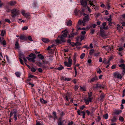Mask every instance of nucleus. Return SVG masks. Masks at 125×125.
I'll return each instance as SVG.
<instances>
[{
	"label": "nucleus",
	"instance_id": "f257e3e1",
	"mask_svg": "<svg viewBox=\"0 0 125 125\" xmlns=\"http://www.w3.org/2000/svg\"><path fill=\"white\" fill-rule=\"evenodd\" d=\"M17 110L16 109H14L12 110V111H11L10 115V118L13 115V118L14 119L15 121L17 120Z\"/></svg>",
	"mask_w": 125,
	"mask_h": 125
},
{
	"label": "nucleus",
	"instance_id": "f03ea898",
	"mask_svg": "<svg viewBox=\"0 0 125 125\" xmlns=\"http://www.w3.org/2000/svg\"><path fill=\"white\" fill-rule=\"evenodd\" d=\"M11 13L12 14L11 15L12 17L14 18L17 15H19L20 11L17 10L16 9L14 8L11 11Z\"/></svg>",
	"mask_w": 125,
	"mask_h": 125
},
{
	"label": "nucleus",
	"instance_id": "7ed1b4c3",
	"mask_svg": "<svg viewBox=\"0 0 125 125\" xmlns=\"http://www.w3.org/2000/svg\"><path fill=\"white\" fill-rule=\"evenodd\" d=\"M29 57H27L26 58L30 61H31L33 62H35V59L36 58V55L32 53H31L29 55Z\"/></svg>",
	"mask_w": 125,
	"mask_h": 125
},
{
	"label": "nucleus",
	"instance_id": "20e7f679",
	"mask_svg": "<svg viewBox=\"0 0 125 125\" xmlns=\"http://www.w3.org/2000/svg\"><path fill=\"white\" fill-rule=\"evenodd\" d=\"M65 37H64L62 35L58 36V39L56 40L55 41L57 43H61L62 42H65L66 40L65 39Z\"/></svg>",
	"mask_w": 125,
	"mask_h": 125
},
{
	"label": "nucleus",
	"instance_id": "39448f33",
	"mask_svg": "<svg viewBox=\"0 0 125 125\" xmlns=\"http://www.w3.org/2000/svg\"><path fill=\"white\" fill-rule=\"evenodd\" d=\"M83 15L85 16V17L83 19L82 23L83 25L84 26L85 25L86 22L89 20V19L88 18V15H87L85 13H83Z\"/></svg>",
	"mask_w": 125,
	"mask_h": 125
},
{
	"label": "nucleus",
	"instance_id": "423d86ee",
	"mask_svg": "<svg viewBox=\"0 0 125 125\" xmlns=\"http://www.w3.org/2000/svg\"><path fill=\"white\" fill-rule=\"evenodd\" d=\"M66 123V121L61 117H59L57 122L58 125H64Z\"/></svg>",
	"mask_w": 125,
	"mask_h": 125
},
{
	"label": "nucleus",
	"instance_id": "0eeeda50",
	"mask_svg": "<svg viewBox=\"0 0 125 125\" xmlns=\"http://www.w3.org/2000/svg\"><path fill=\"white\" fill-rule=\"evenodd\" d=\"M102 48L106 50L108 52H109L110 51H113V47L109 45L104 46L102 47Z\"/></svg>",
	"mask_w": 125,
	"mask_h": 125
},
{
	"label": "nucleus",
	"instance_id": "6e6552de",
	"mask_svg": "<svg viewBox=\"0 0 125 125\" xmlns=\"http://www.w3.org/2000/svg\"><path fill=\"white\" fill-rule=\"evenodd\" d=\"M113 76L115 78L121 79L122 78L121 75L118 72L114 73L113 74Z\"/></svg>",
	"mask_w": 125,
	"mask_h": 125
},
{
	"label": "nucleus",
	"instance_id": "1a4fd4ad",
	"mask_svg": "<svg viewBox=\"0 0 125 125\" xmlns=\"http://www.w3.org/2000/svg\"><path fill=\"white\" fill-rule=\"evenodd\" d=\"M119 66L122 68L123 69L122 74H124L125 73V64H119Z\"/></svg>",
	"mask_w": 125,
	"mask_h": 125
},
{
	"label": "nucleus",
	"instance_id": "9d476101",
	"mask_svg": "<svg viewBox=\"0 0 125 125\" xmlns=\"http://www.w3.org/2000/svg\"><path fill=\"white\" fill-rule=\"evenodd\" d=\"M119 66L122 68L123 69L122 74H124L125 73V64H119Z\"/></svg>",
	"mask_w": 125,
	"mask_h": 125
},
{
	"label": "nucleus",
	"instance_id": "9b49d317",
	"mask_svg": "<svg viewBox=\"0 0 125 125\" xmlns=\"http://www.w3.org/2000/svg\"><path fill=\"white\" fill-rule=\"evenodd\" d=\"M82 0L80 1V2L82 5L83 7H86L87 5V2L88 0Z\"/></svg>",
	"mask_w": 125,
	"mask_h": 125
},
{
	"label": "nucleus",
	"instance_id": "f8f14e48",
	"mask_svg": "<svg viewBox=\"0 0 125 125\" xmlns=\"http://www.w3.org/2000/svg\"><path fill=\"white\" fill-rule=\"evenodd\" d=\"M77 112L78 114L79 115H81V113L83 114V119L85 118V113L84 111H82L80 112V111L79 110H78L77 111Z\"/></svg>",
	"mask_w": 125,
	"mask_h": 125
},
{
	"label": "nucleus",
	"instance_id": "ddd939ff",
	"mask_svg": "<svg viewBox=\"0 0 125 125\" xmlns=\"http://www.w3.org/2000/svg\"><path fill=\"white\" fill-rule=\"evenodd\" d=\"M72 63V62L69 61H68V62L65 61L64 62V65L68 67H70L71 66Z\"/></svg>",
	"mask_w": 125,
	"mask_h": 125
},
{
	"label": "nucleus",
	"instance_id": "4468645a",
	"mask_svg": "<svg viewBox=\"0 0 125 125\" xmlns=\"http://www.w3.org/2000/svg\"><path fill=\"white\" fill-rule=\"evenodd\" d=\"M92 100V99L88 98L87 99H85L84 100L85 104L87 105L88 104L89 102H91Z\"/></svg>",
	"mask_w": 125,
	"mask_h": 125
},
{
	"label": "nucleus",
	"instance_id": "2eb2a0df",
	"mask_svg": "<svg viewBox=\"0 0 125 125\" xmlns=\"http://www.w3.org/2000/svg\"><path fill=\"white\" fill-rule=\"evenodd\" d=\"M62 32L63 33L62 35L64 37L66 38L67 36L68 31H66V30H65L62 31Z\"/></svg>",
	"mask_w": 125,
	"mask_h": 125
},
{
	"label": "nucleus",
	"instance_id": "dca6fc26",
	"mask_svg": "<svg viewBox=\"0 0 125 125\" xmlns=\"http://www.w3.org/2000/svg\"><path fill=\"white\" fill-rule=\"evenodd\" d=\"M17 2L15 1H10L9 3V4L10 6H13L16 4Z\"/></svg>",
	"mask_w": 125,
	"mask_h": 125
},
{
	"label": "nucleus",
	"instance_id": "f3484780",
	"mask_svg": "<svg viewBox=\"0 0 125 125\" xmlns=\"http://www.w3.org/2000/svg\"><path fill=\"white\" fill-rule=\"evenodd\" d=\"M77 56V54L76 53H75L73 56V64L75 65L76 62V58Z\"/></svg>",
	"mask_w": 125,
	"mask_h": 125
},
{
	"label": "nucleus",
	"instance_id": "a211bd4d",
	"mask_svg": "<svg viewBox=\"0 0 125 125\" xmlns=\"http://www.w3.org/2000/svg\"><path fill=\"white\" fill-rule=\"evenodd\" d=\"M106 22H104L102 24V28L104 30H107L108 28V27L107 26L105 27L106 25Z\"/></svg>",
	"mask_w": 125,
	"mask_h": 125
},
{
	"label": "nucleus",
	"instance_id": "6ab92c4d",
	"mask_svg": "<svg viewBox=\"0 0 125 125\" xmlns=\"http://www.w3.org/2000/svg\"><path fill=\"white\" fill-rule=\"evenodd\" d=\"M98 80V79L97 77L96 76H95L91 79L90 82H93L95 81H97Z\"/></svg>",
	"mask_w": 125,
	"mask_h": 125
},
{
	"label": "nucleus",
	"instance_id": "aec40b11",
	"mask_svg": "<svg viewBox=\"0 0 125 125\" xmlns=\"http://www.w3.org/2000/svg\"><path fill=\"white\" fill-rule=\"evenodd\" d=\"M69 97V95L66 94H65L63 96L64 98L66 101H69L68 97Z\"/></svg>",
	"mask_w": 125,
	"mask_h": 125
},
{
	"label": "nucleus",
	"instance_id": "412c9836",
	"mask_svg": "<svg viewBox=\"0 0 125 125\" xmlns=\"http://www.w3.org/2000/svg\"><path fill=\"white\" fill-rule=\"evenodd\" d=\"M42 40L45 43H47L50 42V40L46 38H42Z\"/></svg>",
	"mask_w": 125,
	"mask_h": 125
},
{
	"label": "nucleus",
	"instance_id": "4be33fe9",
	"mask_svg": "<svg viewBox=\"0 0 125 125\" xmlns=\"http://www.w3.org/2000/svg\"><path fill=\"white\" fill-rule=\"evenodd\" d=\"M117 120V119L116 117L115 116H114L111 120V123H113L116 122Z\"/></svg>",
	"mask_w": 125,
	"mask_h": 125
},
{
	"label": "nucleus",
	"instance_id": "5701e85b",
	"mask_svg": "<svg viewBox=\"0 0 125 125\" xmlns=\"http://www.w3.org/2000/svg\"><path fill=\"white\" fill-rule=\"evenodd\" d=\"M40 100L42 104H45L47 103V101L44 100L42 98H40Z\"/></svg>",
	"mask_w": 125,
	"mask_h": 125
},
{
	"label": "nucleus",
	"instance_id": "b1692460",
	"mask_svg": "<svg viewBox=\"0 0 125 125\" xmlns=\"http://www.w3.org/2000/svg\"><path fill=\"white\" fill-rule=\"evenodd\" d=\"M52 114L53 116V119L54 120L57 119V117L56 115V112L55 111L53 112Z\"/></svg>",
	"mask_w": 125,
	"mask_h": 125
},
{
	"label": "nucleus",
	"instance_id": "393cba45",
	"mask_svg": "<svg viewBox=\"0 0 125 125\" xmlns=\"http://www.w3.org/2000/svg\"><path fill=\"white\" fill-rule=\"evenodd\" d=\"M88 98L92 99H93V98L92 97V92H90L89 93H88Z\"/></svg>",
	"mask_w": 125,
	"mask_h": 125
},
{
	"label": "nucleus",
	"instance_id": "a878e982",
	"mask_svg": "<svg viewBox=\"0 0 125 125\" xmlns=\"http://www.w3.org/2000/svg\"><path fill=\"white\" fill-rule=\"evenodd\" d=\"M28 19H30V15L29 13H26L24 16Z\"/></svg>",
	"mask_w": 125,
	"mask_h": 125
},
{
	"label": "nucleus",
	"instance_id": "bb28decb",
	"mask_svg": "<svg viewBox=\"0 0 125 125\" xmlns=\"http://www.w3.org/2000/svg\"><path fill=\"white\" fill-rule=\"evenodd\" d=\"M122 112V111L120 110H116L115 112V114L116 115H119Z\"/></svg>",
	"mask_w": 125,
	"mask_h": 125
},
{
	"label": "nucleus",
	"instance_id": "cd10ccee",
	"mask_svg": "<svg viewBox=\"0 0 125 125\" xmlns=\"http://www.w3.org/2000/svg\"><path fill=\"white\" fill-rule=\"evenodd\" d=\"M66 23L67 26H71L72 24V21L70 20L67 21Z\"/></svg>",
	"mask_w": 125,
	"mask_h": 125
},
{
	"label": "nucleus",
	"instance_id": "c85d7f7f",
	"mask_svg": "<svg viewBox=\"0 0 125 125\" xmlns=\"http://www.w3.org/2000/svg\"><path fill=\"white\" fill-rule=\"evenodd\" d=\"M108 115L106 113L105 114H104L103 115V118L105 119H107L108 118Z\"/></svg>",
	"mask_w": 125,
	"mask_h": 125
},
{
	"label": "nucleus",
	"instance_id": "c756f323",
	"mask_svg": "<svg viewBox=\"0 0 125 125\" xmlns=\"http://www.w3.org/2000/svg\"><path fill=\"white\" fill-rule=\"evenodd\" d=\"M63 67L61 65H60V67L57 68H56L59 71L62 70V69H63Z\"/></svg>",
	"mask_w": 125,
	"mask_h": 125
},
{
	"label": "nucleus",
	"instance_id": "7c9ffc66",
	"mask_svg": "<svg viewBox=\"0 0 125 125\" xmlns=\"http://www.w3.org/2000/svg\"><path fill=\"white\" fill-rule=\"evenodd\" d=\"M80 90H82V91H86L85 87L84 86L82 87L81 86H80Z\"/></svg>",
	"mask_w": 125,
	"mask_h": 125
},
{
	"label": "nucleus",
	"instance_id": "2f4dec72",
	"mask_svg": "<svg viewBox=\"0 0 125 125\" xmlns=\"http://www.w3.org/2000/svg\"><path fill=\"white\" fill-rule=\"evenodd\" d=\"M94 52V50L93 49H91L90 51V52L89 53V54L90 55H92L93 54Z\"/></svg>",
	"mask_w": 125,
	"mask_h": 125
},
{
	"label": "nucleus",
	"instance_id": "473e14b6",
	"mask_svg": "<svg viewBox=\"0 0 125 125\" xmlns=\"http://www.w3.org/2000/svg\"><path fill=\"white\" fill-rule=\"evenodd\" d=\"M1 43V44L2 45H3V46L5 47V46L6 45V41L5 40H3L2 42H0Z\"/></svg>",
	"mask_w": 125,
	"mask_h": 125
},
{
	"label": "nucleus",
	"instance_id": "72a5a7b5",
	"mask_svg": "<svg viewBox=\"0 0 125 125\" xmlns=\"http://www.w3.org/2000/svg\"><path fill=\"white\" fill-rule=\"evenodd\" d=\"M5 33V31L4 30H2L1 32L0 35L2 36L3 37L4 36V34Z\"/></svg>",
	"mask_w": 125,
	"mask_h": 125
},
{
	"label": "nucleus",
	"instance_id": "f704fd0d",
	"mask_svg": "<svg viewBox=\"0 0 125 125\" xmlns=\"http://www.w3.org/2000/svg\"><path fill=\"white\" fill-rule=\"evenodd\" d=\"M93 1H92V0H90L89 1V4L90 5L93 6L92 7H94L95 6L93 3Z\"/></svg>",
	"mask_w": 125,
	"mask_h": 125
},
{
	"label": "nucleus",
	"instance_id": "c9c22d12",
	"mask_svg": "<svg viewBox=\"0 0 125 125\" xmlns=\"http://www.w3.org/2000/svg\"><path fill=\"white\" fill-rule=\"evenodd\" d=\"M25 38V37L23 35H21L20 36V38L21 40H23Z\"/></svg>",
	"mask_w": 125,
	"mask_h": 125
},
{
	"label": "nucleus",
	"instance_id": "e433bc0d",
	"mask_svg": "<svg viewBox=\"0 0 125 125\" xmlns=\"http://www.w3.org/2000/svg\"><path fill=\"white\" fill-rule=\"evenodd\" d=\"M37 65L39 67H41L42 66V63L40 62H39L37 63Z\"/></svg>",
	"mask_w": 125,
	"mask_h": 125
},
{
	"label": "nucleus",
	"instance_id": "4c0bfd02",
	"mask_svg": "<svg viewBox=\"0 0 125 125\" xmlns=\"http://www.w3.org/2000/svg\"><path fill=\"white\" fill-rule=\"evenodd\" d=\"M85 54L84 53H82L80 56V58L81 59H83L85 57Z\"/></svg>",
	"mask_w": 125,
	"mask_h": 125
},
{
	"label": "nucleus",
	"instance_id": "58836bf2",
	"mask_svg": "<svg viewBox=\"0 0 125 125\" xmlns=\"http://www.w3.org/2000/svg\"><path fill=\"white\" fill-rule=\"evenodd\" d=\"M101 33H100V34L101 35V36L103 37H104L105 36V34L104 32L103 31H101Z\"/></svg>",
	"mask_w": 125,
	"mask_h": 125
},
{
	"label": "nucleus",
	"instance_id": "ea45409f",
	"mask_svg": "<svg viewBox=\"0 0 125 125\" xmlns=\"http://www.w3.org/2000/svg\"><path fill=\"white\" fill-rule=\"evenodd\" d=\"M53 45H52L50 46H49L47 49V50H51V48H52L53 47Z\"/></svg>",
	"mask_w": 125,
	"mask_h": 125
},
{
	"label": "nucleus",
	"instance_id": "a19ab883",
	"mask_svg": "<svg viewBox=\"0 0 125 125\" xmlns=\"http://www.w3.org/2000/svg\"><path fill=\"white\" fill-rule=\"evenodd\" d=\"M65 115V113L63 112H61L60 113V115L61 117H60L62 118V117L64 116Z\"/></svg>",
	"mask_w": 125,
	"mask_h": 125
},
{
	"label": "nucleus",
	"instance_id": "79ce46f5",
	"mask_svg": "<svg viewBox=\"0 0 125 125\" xmlns=\"http://www.w3.org/2000/svg\"><path fill=\"white\" fill-rule=\"evenodd\" d=\"M15 74L17 77H20V73L19 72H16L15 73Z\"/></svg>",
	"mask_w": 125,
	"mask_h": 125
},
{
	"label": "nucleus",
	"instance_id": "37998d69",
	"mask_svg": "<svg viewBox=\"0 0 125 125\" xmlns=\"http://www.w3.org/2000/svg\"><path fill=\"white\" fill-rule=\"evenodd\" d=\"M41 122L39 121H37L36 125H43L42 123H41Z\"/></svg>",
	"mask_w": 125,
	"mask_h": 125
},
{
	"label": "nucleus",
	"instance_id": "c03bdc74",
	"mask_svg": "<svg viewBox=\"0 0 125 125\" xmlns=\"http://www.w3.org/2000/svg\"><path fill=\"white\" fill-rule=\"evenodd\" d=\"M31 71L33 72H35L36 71V69H35L34 67H32L31 69Z\"/></svg>",
	"mask_w": 125,
	"mask_h": 125
},
{
	"label": "nucleus",
	"instance_id": "a18cd8bd",
	"mask_svg": "<svg viewBox=\"0 0 125 125\" xmlns=\"http://www.w3.org/2000/svg\"><path fill=\"white\" fill-rule=\"evenodd\" d=\"M85 107V106L84 105H83L80 107V108L81 110H82Z\"/></svg>",
	"mask_w": 125,
	"mask_h": 125
},
{
	"label": "nucleus",
	"instance_id": "49530a36",
	"mask_svg": "<svg viewBox=\"0 0 125 125\" xmlns=\"http://www.w3.org/2000/svg\"><path fill=\"white\" fill-rule=\"evenodd\" d=\"M28 26H24L22 28L23 31L25 30L28 29Z\"/></svg>",
	"mask_w": 125,
	"mask_h": 125
},
{
	"label": "nucleus",
	"instance_id": "de8ad7c7",
	"mask_svg": "<svg viewBox=\"0 0 125 125\" xmlns=\"http://www.w3.org/2000/svg\"><path fill=\"white\" fill-rule=\"evenodd\" d=\"M21 13L23 15V16H24V15L26 13H25V11L24 10H21Z\"/></svg>",
	"mask_w": 125,
	"mask_h": 125
},
{
	"label": "nucleus",
	"instance_id": "09e8293b",
	"mask_svg": "<svg viewBox=\"0 0 125 125\" xmlns=\"http://www.w3.org/2000/svg\"><path fill=\"white\" fill-rule=\"evenodd\" d=\"M85 36L84 35H83V36H82L80 38V39L81 40V41L82 40H83Z\"/></svg>",
	"mask_w": 125,
	"mask_h": 125
},
{
	"label": "nucleus",
	"instance_id": "8fccbe9b",
	"mask_svg": "<svg viewBox=\"0 0 125 125\" xmlns=\"http://www.w3.org/2000/svg\"><path fill=\"white\" fill-rule=\"evenodd\" d=\"M16 43L15 44V46L17 48H18L19 45L18 42V41H16Z\"/></svg>",
	"mask_w": 125,
	"mask_h": 125
},
{
	"label": "nucleus",
	"instance_id": "3c124183",
	"mask_svg": "<svg viewBox=\"0 0 125 125\" xmlns=\"http://www.w3.org/2000/svg\"><path fill=\"white\" fill-rule=\"evenodd\" d=\"M5 21L6 22H7L10 23H11V21L10 20L8 19H5Z\"/></svg>",
	"mask_w": 125,
	"mask_h": 125
},
{
	"label": "nucleus",
	"instance_id": "603ef678",
	"mask_svg": "<svg viewBox=\"0 0 125 125\" xmlns=\"http://www.w3.org/2000/svg\"><path fill=\"white\" fill-rule=\"evenodd\" d=\"M124 118L120 116L119 118V120L121 121H124Z\"/></svg>",
	"mask_w": 125,
	"mask_h": 125
},
{
	"label": "nucleus",
	"instance_id": "864d4df0",
	"mask_svg": "<svg viewBox=\"0 0 125 125\" xmlns=\"http://www.w3.org/2000/svg\"><path fill=\"white\" fill-rule=\"evenodd\" d=\"M71 78H65L64 79L65 81H70L71 80Z\"/></svg>",
	"mask_w": 125,
	"mask_h": 125
},
{
	"label": "nucleus",
	"instance_id": "5fc2aeb1",
	"mask_svg": "<svg viewBox=\"0 0 125 125\" xmlns=\"http://www.w3.org/2000/svg\"><path fill=\"white\" fill-rule=\"evenodd\" d=\"M19 59H20V62L23 65V64H24L23 62V61L22 60V59L21 58H20Z\"/></svg>",
	"mask_w": 125,
	"mask_h": 125
},
{
	"label": "nucleus",
	"instance_id": "6e6d98bb",
	"mask_svg": "<svg viewBox=\"0 0 125 125\" xmlns=\"http://www.w3.org/2000/svg\"><path fill=\"white\" fill-rule=\"evenodd\" d=\"M102 72V71L99 68L98 69V70H97V73L100 74Z\"/></svg>",
	"mask_w": 125,
	"mask_h": 125
},
{
	"label": "nucleus",
	"instance_id": "4d7b16f0",
	"mask_svg": "<svg viewBox=\"0 0 125 125\" xmlns=\"http://www.w3.org/2000/svg\"><path fill=\"white\" fill-rule=\"evenodd\" d=\"M91 109L93 113V112H94L95 110V108L94 107H91Z\"/></svg>",
	"mask_w": 125,
	"mask_h": 125
},
{
	"label": "nucleus",
	"instance_id": "13d9d810",
	"mask_svg": "<svg viewBox=\"0 0 125 125\" xmlns=\"http://www.w3.org/2000/svg\"><path fill=\"white\" fill-rule=\"evenodd\" d=\"M82 23V20H79L78 22V24L80 25H81Z\"/></svg>",
	"mask_w": 125,
	"mask_h": 125
},
{
	"label": "nucleus",
	"instance_id": "bf43d9fd",
	"mask_svg": "<svg viewBox=\"0 0 125 125\" xmlns=\"http://www.w3.org/2000/svg\"><path fill=\"white\" fill-rule=\"evenodd\" d=\"M124 61L123 59H121L120 61V63L122 64H124Z\"/></svg>",
	"mask_w": 125,
	"mask_h": 125
},
{
	"label": "nucleus",
	"instance_id": "052dcab7",
	"mask_svg": "<svg viewBox=\"0 0 125 125\" xmlns=\"http://www.w3.org/2000/svg\"><path fill=\"white\" fill-rule=\"evenodd\" d=\"M38 70L39 72L42 73V70L41 68H39L38 69Z\"/></svg>",
	"mask_w": 125,
	"mask_h": 125
},
{
	"label": "nucleus",
	"instance_id": "680f3d73",
	"mask_svg": "<svg viewBox=\"0 0 125 125\" xmlns=\"http://www.w3.org/2000/svg\"><path fill=\"white\" fill-rule=\"evenodd\" d=\"M125 89H124L123 91V95H122V97H124V96L125 95Z\"/></svg>",
	"mask_w": 125,
	"mask_h": 125
},
{
	"label": "nucleus",
	"instance_id": "e2e57ef3",
	"mask_svg": "<svg viewBox=\"0 0 125 125\" xmlns=\"http://www.w3.org/2000/svg\"><path fill=\"white\" fill-rule=\"evenodd\" d=\"M94 32L95 31L94 29L92 30L91 31L90 33H91L92 34H94Z\"/></svg>",
	"mask_w": 125,
	"mask_h": 125
},
{
	"label": "nucleus",
	"instance_id": "0e129e2a",
	"mask_svg": "<svg viewBox=\"0 0 125 125\" xmlns=\"http://www.w3.org/2000/svg\"><path fill=\"white\" fill-rule=\"evenodd\" d=\"M28 39L29 40L31 41H32L33 40L32 39V38L31 36H29L28 37Z\"/></svg>",
	"mask_w": 125,
	"mask_h": 125
},
{
	"label": "nucleus",
	"instance_id": "69168bd1",
	"mask_svg": "<svg viewBox=\"0 0 125 125\" xmlns=\"http://www.w3.org/2000/svg\"><path fill=\"white\" fill-rule=\"evenodd\" d=\"M100 53V52H98L97 53H96L94 54V56H98L99 55Z\"/></svg>",
	"mask_w": 125,
	"mask_h": 125
},
{
	"label": "nucleus",
	"instance_id": "338daca9",
	"mask_svg": "<svg viewBox=\"0 0 125 125\" xmlns=\"http://www.w3.org/2000/svg\"><path fill=\"white\" fill-rule=\"evenodd\" d=\"M74 13H75V14L76 15H77V14L78 13V11L77 10L75 9V10L74 11Z\"/></svg>",
	"mask_w": 125,
	"mask_h": 125
},
{
	"label": "nucleus",
	"instance_id": "774afa93",
	"mask_svg": "<svg viewBox=\"0 0 125 125\" xmlns=\"http://www.w3.org/2000/svg\"><path fill=\"white\" fill-rule=\"evenodd\" d=\"M73 124V121L69 123L68 124V125H72Z\"/></svg>",
	"mask_w": 125,
	"mask_h": 125
}]
</instances>
